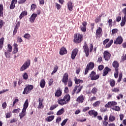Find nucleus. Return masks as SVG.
<instances>
[{
    "label": "nucleus",
    "instance_id": "nucleus-50",
    "mask_svg": "<svg viewBox=\"0 0 126 126\" xmlns=\"http://www.w3.org/2000/svg\"><path fill=\"white\" fill-rule=\"evenodd\" d=\"M100 101H97L93 103V107H98L100 105Z\"/></svg>",
    "mask_w": 126,
    "mask_h": 126
},
{
    "label": "nucleus",
    "instance_id": "nucleus-35",
    "mask_svg": "<svg viewBox=\"0 0 126 126\" xmlns=\"http://www.w3.org/2000/svg\"><path fill=\"white\" fill-rule=\"evenodd\" d=\"M55 119V116H50L46 118L47 122H52Z\"/></svg>",
    "mask_w": 126,
    "mask_h": 126
},
{
    "label": "nucleus",
    "instance_id": "nucleus-15",
    "mask_svg": "<svg viewBox=\"0 0 126 126\" xmlns=\"http://www.w3.org/2000/svg\"><path fill=\"white\" fill-rule=\"evenodd\" d=\"M103 32V31L102 30V28L99 27L98 29L96 30V32H95V35L96 37H98V38H100L101 36H102V34L101 33Z\"/></svg>",
    "mask_w": 126,
    "mask_h": 126
},
{
    "label": "nucleus",
    "instance_id": "nucleus-22",
    "mask_svg": "<svg viewBox=\"0 0 126 126\" xmlns=\"http://www.w3.org/2000/svg\"><path fill=\"white\" fill-rule=\"evenodd\" d=\"M87 67L90 70H92V69H93V68H94V63L90 62L89 63H88L87 65Z\"/></svg>",
    "mask_w": 126,
    "mask_h": 126
},
{
    "label": "nucleus",
    "instance_id": "nucleus-1",
    "mask_svg": "<svg viewBox=\"0 0 126 126\" xmlns=\"http://www.w3.org/2000/svg\"><path fill=\"white\" fill-rule=\"evenodd\" d=\"M69 101H70V95L69 94H66L63 96V98H59L57 103L61 106H63L66 105Z\"/></svg>",
    "mask_w": 126,
    "mask_h": 126
},
{
    "label": "nucleus",
    "instance_id": "nucleus-23",
    "mask_svg": "<svg viewBox=\"0 0 126 126\" xmlns=\"http://www.w3.org/2000/svg\"><path fill=\"white\" fill-rule=\"evenodd\" d=\"M62 81H68V74L65 73L63 76Z\"/></svg>",
    "mask_w": 126,
    "mask_h": 126
},
{
    "label": "nucleus",
    "instance_id": "nucleus-61",
    "mask_svg": "<svg viewBox=\"0 0 126 126\" xmlns=\"http://www.w3.org/2000/svg\"><path fill=\"white\" fill-rule=\"evenodd\" d=\"M103 69H104V65H99L98 66V69L100 71L103 70Z\"/></svg>",
    "mask_w": 126,
    "mask_h": 126
},
{
    "label": "nucleus",
    "instance_id": "nucleus-14",
    "mask_svg": "<svg viewBox=\"0 0 126 126\" xmlns=\"http://www.w3.org/2000/svg\"><path fill=\"white\" fill-rule=\"evenodd\" d=\"M88 114L90 116H93L94 118H96L98 116V112L94 110H91L88 112Z\"/></svg>",
    "mask_w": 126,
    "mask_h": 126
},
{
    "label": "nucleus",
    "instance_id": "nucleus-57",
    "mask_svg": "<svg viewBox=\"0 0 126 126\" xmlns=\"http://www.w3.org/2000/svg\"><path fill=\"white\" fill-rule=\"evenodd\" d=\"M71 86H72V81L69 79L68 81V87H71Z\"/></svg>",
    "mask_w": 126,
    "mask_h": 126
},
{
    "label": "nucleus",
    "instance_id": "nucleus-44",
    "mask_svg": "<svg viewBox=\"0 0 126 126\" xmlns=\"http://www.w3.org/2000/svg\"><path fill=\"white\" fill-rule=\"evenodd\" d=\"M23 78L25 80H27V79H28V74L26 72L24 73L23 74Z\"/></svg>",
    "mask_w": 126,
    "mask_h": 126
},
{
    "label": "nucleus",
    "instance_id": "nucleus-48",
    "mask_svg": "<svg viewBox=\"0 0 126 126\" xmlns=\"http://www.w3.org/2000/svg\"><path fill=\"white\" fill-rule=\"evenodd\" d=\"M112 92L117 93L120 92V89L119 88H114L112 90Z\"/></svg>",
    "mask_w": 126,
    "mask_h": 126
},
{
    "label": "nucleus",
    "instance_id": "nucleus-4",
    "mask_svg": "<svg viewBox=\"0 0 126 126\" xmlns=\"http://www.w3.org/2000/svg\"><path fill=\"white\" fill-rule=\"evenodd\" d=\"M113 42H114V40H113V39H111L110 40V39L107 38L103 41V45L104 46H105V45H106L105 48V49H108V48H110V47H111V46H112Z\"/></svg>",
    "mask_w": 126,
    "mask_h": 126
},
{
    "label": "nucleus",
    "instance_id": "nucleus-55",
    "mask_svg": "<svg viewBox=\"0 0 126 126\" xmlns=\"http://www.w3.org/2000/svg\"><path fill=\"white\" fill-rule=\"evenodd\" d=\"M126 22V20L124 19H122V22L121 23V26L123 27L124 25H125Z\"/></svg>",
    "mask_w": 126,
    "mask_h": 126
},
{
    "label": "nucleus",
    "instance_id": "nucleus-60",
    "mask_svg": "<svg viewBox=\"0 0 126 126\" xmlns=\"http://www.w3.org/2000/svg\"><path fill=\"white\" fill-rule=\"evenodd\" d=\"M89 70H90V69L88 68L86 66V68L85 69V72H84L85 75H86V74H87V73H88V71H89Z\"/></svg>",
    "mask_w": 126,
    "mask_h": 126
},
{
    "label": "nucleus",
    "instance_id": "nucleus-31",
    "mask_svg": "<svg viewBox=\"0 0 126 126\" xmlns=\"http://www.w3.org/2000/svg\"><path fill=\"white\" fill-rule=\"evenodd\" d=\"M3 16V5L0 4V17Z\"/></svg>",
    "mask_w": 126,
    "mask_h": 126
},
{
    "label": "nucleus",
    "instance_id": "nucleus-64",
    "mask_svg": "<svg viewBox=\"0 0 126 126\" xmlns=\"http://www.w3.org/2000/svg\"><path fill=\"white\" fill-rule=\"evenodd\" d=\"M102 123H103V126H108V123L107 121H103Z\"/></svg>",
    "mask_w": 126,
    "mask_h": 126
},
{
    "label": "nucleus",
    "instance_id": "nucleus-52",
    "mask_svg": "<svg viewBox=\"0 0 126 126\" xmlns=\"http://www.w3.org/2000/svg\"><path fill=\"white\" fill-rule=\"evenodd\" d=\"M17 30H18V28L15 27L14 29L13 32V36H15V35L16 34V33H17Z\"/></svg>",
    "mask_w": 126,
    "mask_h": 126
},
{
    "label": "nucleus",
    "instance_id": "nucleus-30",
    "mask_svg": "<svg viewBox=\"0 0 126 126\" xmlns=\"http://www.w3.org/2000/svg\"><path fill=\"white\" fill-rule=\"evenodd\" d=\"M74 81L75 84H79V83H83V80L77 79L76 77H75Z\"/></svg>",
    "mask_w": 126,
    "mask_h": 126
},
{
    "label": "nucleus",
    "instance_id": "nucleus-26",
    "mask_svg": "<svg viewBox=\"0 0 126 126\" xmlns=\"http://www.w3.org/2000/svg\"><path fill=\"white\" fill-rule=\"evenodd\" d=\"M108 82L111 87H115V85H116V82L115 81V80L110 79Z\"/></svg>",
    "mask_w": 126,
    "mask_h": 126
},
{
    "label": "nucleus",
    "instance_id": "nucleus-24",
    "mask_svg": "<svg viewBox=\"0 0 126 126\" xmlns=\"http://www.w3.org/2000/svg\"><path fill=\"white\" fill-rule=\"evenodd\" d=\"M29 103H28V99H26L25 103H24L23 108L22 110L24 111H26V109L28 108Z\"/></svg>",
    "mask_w": 126,
    "mask_h": 126
},
{
    "label": "nucleus",
    "instance_id": "nucleus-54",
    "mask_svg": "<svg viewBox=\"0 0 126 126\" xmlns=\"http://www.w3.org/2000/svg\"><path fill=\"white\" fill-rule=\"evenodd\" d=\"M68 120V119H64L63 122L61 123V126H63L65 125V124H66V123H67V121Z\"/></svg>",
    "mask_w": 126,
    "mask_h": 126
},
{
    "label": "nucleus",
    "instance_id": "nucleus-53",
    "mask_svg": "<svg viewBox=\"0 0 126 126\" xmlns=\"http://www.w3.org/2000/svg\"><path fill=\"white\" fill-rule=\"evenodd\" d=\"M62 121V118L61 117H58L56 120V124H60V122Z\"/></svg>",
    "mask_w": 126,
    "mask_h": 126
},
{
    "label": "nucleus",
    "instance_id": "nucleus-28",
    "mask_svg": "<svg viewBox=\"0 0 126 126\" xmlns=\"http://www.w3.org/2000/svg\"><path fill=\"white\" fill-rule=\"evenodd\" d=\"M40 86L41 88H44L45 85H46V82L44 79H42L40 82Z\"/></svg>",
    "mask_w": 126,
    "mask_h": 126
},
{
    "label": "nucleus",
    "instance_id": "nucleus-13",
    "mask_svg": "<svg viewBox=\"0 0 126 126\" xmlns=\"http://www.w3.org/2000/svg\"><path fill=\"white\" fill-rule=\"evenodd\" d=\"M117 103L116 101H109L107 103V104L105 105V108H111L116 105H117Z\"/></svg>",
    "mask_w": 126,
    "mask_h": 126
},
{
    "label": "nucleus",
    "instance_id": "nucleus-32",
    "mask_svg": "<svg viewBox=\"0 0 126 126\" xmlns=\"http://www.w3.org/2000/svg\"><path fill=\"white\" fill-rule=\"evenodd\" d=\"M63 113H64V108H62L57 112L56 115H57V116H61V115H63Z\"/></svg>",
    "mask_w": 126,
    "mask_h": 126
},
{
    "label": "nucleus",
    "instance_id": "nucleus-41",
    "mask_svg": "<svg viewBox=\"0 0 126 126\" xmlns=\"http://www.w3.org/2000/svg\"><path fill=\"white\" fill-rule=\"evenodd\" d=\"M7 51L12 52V46H11L10 44L7 45Z\"/></svg>",
    "mask_w": 126,
    "mask_h": 126
},
{
    "label": "nucleus",
    "instance_id": "nucleus-37",
    "mask_svg": "<svg viewBox=\"0 0 126 126\" xmlns=\"http://www.w3.org/2000/svg\"><path fill=\"white\" fill-rule=\"evenodd\" d=\"M98 91V89H97V88L96 87H94L92 91L91 92L94 94L95 95V94H97V92Z\"/></svg>",
    "mask_w": 126,
    "mask_h": 126
},
{
    "label": "nucleus",
    "instance_id": "nucleus-27",
    "mask_svg": "<svg viewBox=\"0 0 126 126\" xmlns=\"http://www.w3.org/2000/svg\"><path fill=\"white\" fill-rule=\"evenodd\" d=\"M27 14H28V13L27 11H23V12H22V13L19 16L20 19H22V18L24 17V16H26Z\"/></svg>",
    "mask_w": 126,
    "mask_h": 126
},
{
    "label": "nucleus",
    "instance_id": "nucleus-34",
    "mask_svg": "<svg viewBox=\"0 0 126 126\" xmlns=\"http://www.w3.org/2000/svg\"><path fill=\"white\" fill-rule=\"evenodd\" d=\"M43 99L41 100V98H39L38 99V102H39V105L38 108L39 109H41V108H42V107H43Z\"/></svg>",
    "mask_w": 126,
    "mask_h": 126
},
{
    "label": "nucleus",
    "instance_id": "nucleus-59",
    "mask_svg": "<svg viewBox=\"0 0 126 126\" xmlns=\"http://www.w3.org/2000/svg\"><path fill=\"white\" fill-rule=\"evenodd\" d=\"M20 108H18L17 109H14L13 111H12V113H18L20 112Z\"/></svg>",
    "mask_w": 126,
    "mask_h": 126
},
{
    "label": "nucleus",
    "instance_id": "nucleus-6",
    "mask_svg": "<svg viewBox=\"0 0 126 126\" xmlns=\"http://www.w3.org/2000/svg\"><path fill=\"white\" fill-rule=\"evenodd\" d=\"M33 88L34 87H33V85H27L26 87L24 88V91L23 92V94H29V93H30Z\"/></svg>",
    "mask_w": 126,
    "mask_h": 126
},
{
    "label": "nucleus",
    "instance_id": "nucleus-21",
    "mask_svg": "<svg viewBox=\"0 0 126 126\" xmlns=\"http://www.w3.org/2000/svg\"><path fill=\"white\" fill-rule=\"evenodd\" d=\"M15 3H17V0H12L10 5V9H14L15 7Z\"/></svg>",
    "mask_w": 126,
    "mask_h": 126
},
{
    "label": "nucleus",
    "instance_id": "nucleus-8",
    "mask_svg": "<svg viewBox=\"0 0 126 126\" xmlns=\"http://www.w3.org/2000/svg\"><path fill=\"white\" fill-rule=\"evenodd\" d=\"M83 50L86 54V57L88 58V57H89V48L88 47V45L86 42H84V44L83 46Z\"/></svg>",
    "mask_w": 126,
    "mask_h": 126
},
{
    "label": "nucleus",
    "instance_id": "nucleus-3",
    "mask_svg": "<svg viewBox=\"0 0 126 126\" xmlns=\"http://www.w3.org/2000/svg\"><path fill=\"white\" fill-rule=\"evenodd\" d=\"M73 42L75 44H80L83 41V35L82 34L76 33L74 34Z\"/></svg>",
    "mask_w": 126,
    "mask_h": 126
},
{
    "label": "nucleus",
    "instance_id": "nucleus-16",
    "mask_svg": "<svg viewBox=\"0 0 126 126\" xmlns=\"http://www.w3.org/2000/svg\"><path fill=\"white\" fill-rule=\"evenodd\" d=\"M62 91V89H61V88H59L55 93V97H61V96H62V94H63V92Z\"/></svg>",
    "mask_w": 126,
    "mask_h": 126
},
{
    "label": "nucleus",
    "instance_id": "nucleus-33",
    "mask_svg": "<svg viewBox=\"0 0 126 126\" xmlns=\"http://www.w3.org/2000/svg\"><path fill=\"white\" fill-rule=\"evenodd\" d=\"M4 40V38L3 37H2L0 39V51L2 49L3 47V42Z\"/></svg>",
    "mask_w": 126,
    "mask_h": 126
},
{
    "label": "nucleus",
    "instance_id": "nucleus-47",
    "mask_svg": "<svg viewBox=\"0 0 126 126\" xmlns=\"http://www.w3.org/2000/svg\"><path fill=\"white\" fill-rule=\"evenodd\" d=\"M122 78H123V73H120L119 75V78L117 81L118 82H121V80H122Z\"/></svg>",
    "mask_w": 126,
    "mask_h": 126
},
{
    "label": "nucleus",
    "instance_id": "nucleus-2",
    "mask_svg": "<svg viewBox=\"0 0 126 126\" xmlns=\"http://www.w3.org/2000/svg\"><path fill=\"white\" fill-rule=\"evenodd\" d=\"M112 66L114 68V77L115 78H118L119 77V67H120V63L117 61H114L112 63Z\"/></svg>",
    "mask_w": 126,
    "mask_h": 126
},
{
    "label": "nucleus",
    "instance_id": "nucleus-63",
    "mask_svg": "<svg viewBox=\"0 0 126 126\" xmlns=\"http://www.w3.org/2000/svg\"><path fill=\"white\" fill-rule=\"evenodd\" d=\"M5 115L6 119H8L11 117V113H7Z\"/></svg>",
    "mask_w": 126,
    "mask_h": 126
},
{
    "label": "nucleus",
    "instance_id": "nucleus-11",
    "mask_svg": "<svg viewBox=\"0 0 126 126\" xmlns=\"http://www.w3.org/2000/svg\"><path fill=\"white\" fill-rule=\"evenodd\" d=\"M123 41H124L123 37L121 36H118L116 40L114 41V44H116V45H121L123 43Z\"/></svg>",
    "mask_w": 126,
    "mask_h": 126
},
{
    "label": "nucleus",
    "instance_id": "nucleus-19",
    "mask_svg": "<svg viewBox=\"0 0 126 126\" xmlns=\"http://www.w3.org/2000/svg\"><path fill=\"white\" fill-rule=\"evenodd\" d=\"M111 71V69L109 68V67H106L103 70V73L102 74L103 76H106L109 72Z\"/></svg>",
    "mask_w": 126,
    "mask_h": 126
},
{
    "label": "nucleus",
    "instance_id": "nucleus-62",
    "mask_svg": "<svg viewBox=\"0 0 126 126\" xmlns=\"http://www.w3.org/2000/svg\"><path fill=\"white\" fill-rule=\"evenodd\" d=\"M17 41L18 43H21V42H22V41H23V40H22V38H21V37H19V36H18V37H17Z\"/></svg>",
    "mask_w": 126,
    "mask_h": 126
},
{
    "label": "nucleus",
    "instance_id": "nucleus-5",
    "mask_svg": "<svg viewBox=\"0 0 126 126\" xmlns=\"http://www.w3.org/2000/svg\"><path fill=\"white\" fill-rule=\"evenodd\" d=\"M30 63H31V61H30V60L28 59L21 67L20 71H24V70L27 69V68L30 66Z\"/></svg>",
    "mask_w": 126,
    "mask_h": 126
},
{
    "label": "nucleus",
    "instance_id": "nucleus-49",
    "mask_svg": "<svg viewBox=\"0 0 126 126\" xmlns=\"http://www.w3.org/2000/svg\"><path fill=\"white\" fill-rule=\"evenodd\" d=\"M77 90V87H74L71 93V95H72V96H74V94H75V92H76Z\"/></svg>",
    "mask_w": 126,
    "mask_h": 126
},
{
    "label": "nucleus",
    "instance_id": "nucleus-9",
    "mask_svg": "<svg viewBox=\"0 0 126 126\" xmlns=\"http://www.w3.org/2000/svg\"><path fill=\"white\" fill-rule=\"evenodd\" d=\"M103 58L105 61H109L111 59V53L108 51H105L103 53Z\"/></svg>",
    "mask_w": 126,
    "mask_h": 126
},
{
    "label": "nucleus",
    "instance_id": "nucleus-58",
    "mask_svg": "<svg viewBox=\"0 0 126 126\" xmlns=\"http://www.w3.org/2000/svg\"><path fill=\"white\" fill-rule=\"evenodd\" d=\"M7 106V104H6V102H4L2 104V107L3 108V109L4 110L6 108V107Z\"/></svg>",
    "mask_w": 126,
    "mask_h": 126
},
{
    "label": "nucleus",
    "instance_id": "nucleus-39",
    "mask_svg": "<svg viewBox=\"0 0 126 126\" xmlns=\"http://www.w3.org/2000/svg\"><path fill=\"white\" fill-rule=\"evenodd\" d=\"M58 69H59V66L57 65L54 67V70L51 73V75H53V74L56 73L57 71H58Z\"/></svg>",
    "mask_w": 126,
    "mask_h": 126
},
{
    "label": "nucleus",
    "instance_id": "nucleus-25",
    "mask_svg": "<svg viewBox=\"0 0 126 126\" xmlns=\"http://www.w3.org/2000/svg\"><path fill=\"white\" fill-rule=\"evenodd\" d=\"M73 7V6H72V2H71V1H68V3H67L68 9L70 11H72Z\"/></svg>",
    "mask_w": 126,
    "mask_h": 126
},
{
    "label": "nucleus",
    "instance_id": "nucleus-7",
    "mask_svg": "<svg viewBox=\"0 0 126 126\" xmlns=\"http://www.w3.org/2000/svg\"><path fill=\"white\" fill-rule=\"evenodd\" d=\"M92 80H97L98 78H100V75L99 74H96V72L92 71L89 75Z\"/></svg>",
    "mask_w": 126,
    "mask_h": 126
},
{
    "label": "nucleus",
    "instance_id": "nucleus-43",
    "mask_svg": "<svg viewBox=\"0 0 126 126\" xmlns=\"http://www.w3.org/2000/svg\"><path fill=\"white\" fill-rule=\"evenodd\" d=\"M24 38H26V39H28V40H30L31 38V35L29 33H26L24 34Z\"/></svg>",
    "mask_w": 126,
    "mask_h": 126
},
{
    "label": "nucleus",
    "instance_id": "nucleus-46",
    "mask_svg": "<svg viewBox=\"0 0 126 126\" xmlns=\"http://www.w3.org/2000/svg\"><path fill=\"white\" fill-rule=\"evenodd\" d=\"M53 83H54V79L53 78L50 79L48 81L49 86H52V85H53Z\"/></svg>",
    "mask_w": 126,
    "mask_h": 126
},
{
    "label": "nucleus",
    "instance_id": "nucleus-42",
    "mask_svg": "<svg viewBox=\"0 0 126 126\" xmlns=\"http://www.w3.org/2000/svg\"><path fill=\"white\" fill-rule=\"evenodd\" d=\"M58 106H59L58 104H55V105H52V106L50 107L49 110H50V111H53V110H55V109H56V108L58 107Z\"/></svg>",
    "mask_w": 126,
    "mask_h": 126
},
{
    "label": "nucleus",
    "instance_id": "nucleus-36",
    "mask_svg": "<svg viewBox=\"0 0 126 126\" xmlns=\"http://www.w3.org/2000/svg\"><path fill=\"white\" fill-rule=\"evenodd\" d=\"M109 121L111 123H113L114 121H116V117L115 116L110 115L109 117Z\"/></svg>",
    "mask_w": 126,
    "mask_h": 126
},
{
    "label": "nucleus",
    "instance_id": "nucleus-45",
    "mask_svg": "<svg viewBox=\"0 0 126 126\" xmlns=\"http://www.w3.org/2000/svg\"><path fill=\"white\" fill-rule=\"evenodd\" d=\"M114 111H117L119 112V111H121V108L118 106H115L113 108H112Z\"/></svg>",
    "mask_w": 126,
    "mask_h": 126
},
{
    "label": "nucleus",
    "instance_id": "nucleus-38",
    "mask_svg": "<svg viewBox=\"0 0 126 126\" xmlns=\"http://www.w3.org/2000/svg\"><path fill=\"white\" fill-rule=\"evenodd\" d=\"M10 53H11V52L5 51L4 52L5 56L6 58H7V59L10 58Z\"/></svg>",
    "mask_w": 126,
    "mask_h": 126
},
{
    "label": "nucleus",
    "instance_id": "nucleus-29",
    "mask_svg": "<svg viewBox=\"0 0 126 126\" xmlns=\"http://www.w3.org/2000/svg\"><path fill=\"white\" fill-rule=\"evenodd\" d=\"M26 110H23L22 109V112L19 114V117H20V119H22L23 118V117H25V115H26Z\"/></svg>",
    "mask_w": 126,
    "mask_h": 126
},
{
    "label": "nucleus",
    "instance_id": "nucleus-56",
    "mask_svg": "<svg viewBox=\"0 0 126 126\" xmlns=\"http://www.w3.org/2000/svg\"><path fill=\"white\" fill-rule=\"evenodd\" d=\"M19 102V99H17V98H15L13 102V105L12 107H14V106L15 105V104L18 102Z\"/></svg>",
    "mask_w": 126,
    "mask_h": 126
},
{
    "label": "nucleus",
    "instance_id": "nucleus-17",
    "mask_svg": "<svg viewBox=\"0 0 126 126\" xmlns=\"http://www.w3.org/2000/svg\"><path fill=\"white\" fill-rule=\"evenodd\" d=\"M36 17H37V14L33 13L31 16L30 18V22L32 23H34L35 22V20L36 19Z\"/></svg>",
    "mask_w": 126,
    "mask_h": 126
},
{
    "label": "nucleus",
    "instance_id": "nucleus-12",
    "mask_svg": "<svg viewBox=\"0 0 126 126\" xmlns=\"http://www.w3.org/2000/svg\"><path fill=\"white\" fill-rule=\"evenodd\" d=\"M77 53H78V49L75 48L72 50L71 55V58L72 60H74V59H75V57H76Z\"/></svg>",
    "mask_w": 126,
    "mask_h": 126
},
{
    "label": "nucleus",
    "instance_id": "nucleus-10",
    "mask_svg": "<svg viewBox=\"0 0 126 126\" xmlns=\"http://www.w3.org/2000/svg\"><path fill=\"white\" fill-rule=\"evenodd\" d=\"M85 97L83 94H81L76 99V102L79 103V104H82L83 102H84Z\"/></svg>",
    "mask_w": 126,
    "mask_h": 126
},
{
    "label": "nucleus",
    "instance_id": "nucleus-20",
    "mask_svg": "<svg viewBox=\"0 0 126 126\" xmlns=\"http://www.w3.org/2000/svg\"><path fill=\"white\" fill-rule=\"evenodd\" d=\"M77 87V91L76 92V94H79L81 92V90L83 89V86L79 85V86H75V87Z\"/></svg>",
    "mask_w": 126,
    "mask_h": 126
},
{
    "label": "nucleus",
    "instance_id": "nucleus-18",
    "mask_svg": "<svg viewBox=\"0 0 126 126\" xmlns=\"http://www.w3.org/2000/svg\"><path fill=\"white\" fill-rule=\"evenodd\" d=\"M66 54H67V51L66 50V49L64 47L61 48L60 50V55L61 56H63V55H65Z\"/></svg>",
    "mask_w": 126,
    "mask_h": 126
},
{
    "label": "nucleus",
    "instance_id": "nucleus-40",
    "mask_svg": "<svg viewBox=\"0 0 126 126\" xmlns=\"http://www.w3.org/2000/svg\"><path fill=\"white\" fill-rule=\"evenodd\" d=\"M37 7V5L35 4H32L31 6V10H32V11H34L35 9H36V8Z\"/></svg>",
    "mask_w": 126,
    "mask_h": 126
},
{
    "label": "nucleus",
    "instance_id": "nucleus-51",
    "mask_svg": "<svg viewBox=\"0 0 126 126\" xmlns=\"http://www.w3.org/2000/svg\"><path fill=\"white\" fill-rule=\"evenodd\" d=\"M5 24V23L3 22L2 20H0V29H1V28H2V26H3Z\"/></svg>",
    "mask_w": 126,
    "mask_h": 126
}]
</instances>
